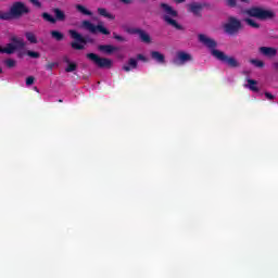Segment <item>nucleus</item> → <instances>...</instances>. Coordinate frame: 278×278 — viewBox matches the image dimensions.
<instances>
[{"label":"nucleus","instance_id":"nucleus-1","mask_svg":"<svg viewBox=\"0 0 278 278\" xmlns=\"http://www.w3.org/2000/svg\"><path fill=\"white\" fill-rule=\"evenodd\" d=\"M30 10L25 3L17 1L12 4L9 12L0 11V21H13V18H21L24 14H29Z\"/></svg>","mask_w":278,"mask_h":278},{"label":"nucleus","instance_id":"nucleus-2","mask_svg":"<svg viewBox=\"0 0 278 278\" xmlns=\"http://www.w3.org/2000/svg\"><path fill=\"white\" fill-rule=\"evenodd\" d=\"M160 8L165 13V15L163 16V20L165 21V23H167V25H172V27H175V29H182L181 25H179V23L173 20V18H177V16L179 15L177 11L173 9V7L162 2L160 4Z\"/></svg>","mask_w":278,"mask_h":278},{"label":"nucleus","instance_id":"nucleus-3","mask_svg":"<svg viewBox=\"0 0 278 278\" xmlns=\"http://www.w3.org/2000/svg\"><path fill=\"white\" fill-rule=\"evenodd\" d=\"M247 14L248 16H252V18H258V21H269L270 18H275V12L260 7L248 9Z\"/></svg>","mask_w":278,"mask_h":278},{"label":"nucleus","instance_id":"nucleus-4","mask_svg":"<svg viewBox=\"0 0 278 278\" xmlns=\"http://www.w3.org/2000/svg\"><path fill=\"white\" fill-rule=\"evenodd\" d=\"M68 34L73 40H76L71 43L72 49H75L76 51H84V49H86L84 45L92 42V39L84 37L81 34L77 33V30L71 29L68 30Z\"/></svg>","mask_w":278,"mask_h":278},{"label":"nucleus","instance_id":"nucleus-5","mask_svg":"<svg viewBox=\"0 0 278 278\" xmlns=\"http://www.w3.org/2000/svg\"><path fill=\"white\" fill-rule=\"evenodd\" d=\"M223 27L228 36H238L242 31V22L235 16H229L228 22Z\"/></svg>","mask_w":278,"mask_h":278},{"label":"nucleus","instance_id":"nucleus-6","mask_svg":"<svg viewBox=\"0 0 278 278\" xmlns=\"http://www.w3.org/2000/svg\"><path fill=\"white\" fill-rule=\"evenodd\" d=\"M213 58H216L219 62L227 64L229 68H240V62L235 56H229L220 50H214Z\"/></svg>","mask_w":278,"mask_h":278},{"label":"nucleus","instance_id":"nucleus-7","mask_svg":"<svg viewBox=\"0 0 278 278\" xmlns=\"http://www.w3.org/2000/svg\"><path fill=\"white\" fill-rule=\"evenodd\" d=\"M52 12L55 17H53L51 14L47 12H43L41 14V17L43 18V21H47V23H51L52 25H55L58 21H60L61 23H64V21H66V13H64L62 9L54 8L52 9Z\"/></svg>","mask_w":278,"mask_h":278},{"label":"nucleus","instance_id":"nucleus-8","mask_svg":"<svg viewBox=\"0 0 278 278\" xmlns=\"http://www.w3.org/2000/svg\"><path fill=\"white\" fill-rule=\"evenodd\" d=\"M87 60L93 62L98 68H112V60L108 58H101L97 53H87Z\"/></svg>","mask_w":278,"mask_h":278},{"label":"nucleus","instance_id":"nucleus-9","mask_svg":"<svg viewBox=\"0 0 278 278\" xmlns=\"http://www.w3.org/2000/svg\"><path fill=\"white\" fill-rule=\"evenodd\" d=\"M81 27L83 29L90 31V34H97L99 31L100 34H103V36H110V30L108 28L101 24L94 25L88 20L81 22Z\"/></svg>","mask_w":278,"mask_h":278},{"label":"nucleus","instance_id":"nucleus-10","mask_svg":"<svg viewBox=\"0 0 278 278\" xmlns=\"http://www.w3.org/2000/svg\"><path fill=\"white\" fill-rule=\"evenodd\" d=\"M208 7H210V4H207V2H190L187 5V10L193 16L201 17V12H203V10H205V8H208Z\"/></svg>","mask_w":278,"mask_h":278},{"label":"nucleus","instance_id":"nucleus-11","mask_svg":"<svg viewBox=\"0 0 278 278\" xmlns=\"http://www.w3.org/2000/svg\"><path fill=\"white\" fill-rule=\"evenodd\" d=\"M198 40H199V42L204 45V47H206V49H210L212 55H214V51H218L216 49V47H218V42H216V40H214L213 38H210L203 34H200V35H198Z\"/></svg>","mask_w":278,"mask_h":278},{"label":"nucleus","instance_id":"nucleus-12","mask_svg":"<svg viewBox=\"0 0 278 278\" xmlns=\"http://www.w3.org/2000/svg\"><path fill=\"white\" fill-rule=\"evenodd\" d=\"M128 34H131L132 36H139V39L141 42H144L146 45H151V35L148 34L147 30L142 28H128Z\"/></svg>","mask_w":278,"mask_h":278},{"label":"nucleus","instance_id":"nucleus-13","mask_svg":"<svg viewBox=\"0 0 278 278\" xmlns=\"http://www.w3.org/2000/svg\"><path fill=\"white\" fill-rule=\"evenodd\" d=\"M173 62L174 64L181 66L186 64V62H192V55L188 52L179 51L177 52V56Z\"/></svg>","mask_w":278,"mask_h":278},{"label":"nucleus","instance_id":"nucleus-14","mask_svg":"<svg viewBox=\"0 0 278 278\" xmlns=\"http://www.w3.org/2000/svg\"><path fill=\"white\" fill-rule=\"evenodd\" d=\"M258 53L264 58L273 59L277 58V48L275 47H260Z\"/></svg>","mask_w":278,"mask_h":278},{"label":"nucleus","instance_id":"nucleus-15","mask_svg":"<svg viewBox=\"0 0 278 278\" xmlns=\"http://www.w3.org/2000/svg\"><path fill=\"white\" fill-rule=\"evenodd\" d=\"M98 49L102 53H106V55H112V53H114V51H118V47H114L112 45H100L98 47Z\"/></svg>","mask_w":278,"mask_h":278},{"label":"nucleus","instance_id":"nucleus-16","mask_svg":"<svg viewBox=\"0 0 278 278\" xmlns=\"http://www.w3.org/2000/svg\"><path fill=\"white\" fill-rule=\"evenodd\" d=\"M123 71H125L126 73H129V71H134L135 68H138V60L135 58H130L128 60V64L127 65H123Z\"/></svg>","mask_w":278,"mask_h":278},{"label":"nucleus","instance_id":"nucleus-17","mask_svg":"<svg viewBox=\"0 0 278 278\" xmlns=\"http://www.w3.org/2000/svg\"><path fill=\"white\" fill-rule=\"evenodd\" d=\"M151 58L159 64H164L166 62V56H164V54H162L160 51H152Z\"/></svg>","mask_w":278,"mask_h":278},{"label":"nucleus","instance_id":"nucleus-18","mask_svg":"<svg viewBox=\"0 0 278 278\" xmlns=\"http://www.w3.org/2000/svg\"><path fill=\"white\" fill-rule=\"evenodd\" d=\"M11 41V45L15 47V51H17V49H24L25 47V40L21 38L12 37Z\"/></svg>","mask_w":278,"mask_h":278},{"label":"nucleus","instance_id":"nucleus-19","mask_svg":"<svg viewBox=\"0 0 278 278\" xmlns=\"http://www.w3.org/2000/svg\"><path fill=\"white\" fill-rule=\"evenodd\" d=\"M98 14L104 18H109L110 21H114V18H116L114 14L108 12V9L104 8H98Z\"/></svg>","mask_w":278,"mask_h":278},{"label":"nucleus","instance_id":"nucleus-20","mask_svg":"<svg viewBox=\"0 0 278 278\" xmlns=\"http://www.w3.org/2000/svg\"><path fill=\"white\" fill-rule=\"evenodd\" d=\"M75 9L77 10V12H79L80 14H84V16H92V11L88 10L86 7L81 5V4H76Z\"/></svg>","mask_w":278,"mask_h":278},{"label":"nucleus","instance_id":"nucleus-21","mask_svg":"<svg viewBox=\"0 0 278 278\" xmlns=\"http://www.w3.org/2000/svg\"><path fill=\"white\" fill-rule=\"evenodd\" d=\"M50 36L51 38H53V40H56L58 42H62V40H64V34L60 30H51Z\"/></svg>","mask_w":278,"mask_h":278},{"label":"nucleus","instance_id":"nucleus-22","mask_svg":"<svg viewBox=\"0 0 278 278\" xmlns=\"http://www.w3.org/2000/svg\"><path fill=\"white\" fill-rule=\"evenodd\" d=\"M247 88L252 90V92H260V88L257 87V80H255V79L249 78Z\"/></svg>","mask_w":278,"mask_h":278},{"label":"nucleus","instance_id":"nucleus-23","mask_svg":"<svg viewBox=\"0 0 278 278\" xmlns=\"http://www.w3.org/2000/svg\"><path fill=\"white\" fill-rule=\"evenodd\" d=\"M25 38L28 42H30V45H38V38L36 37V35L34 33L26 31Z\"/></svg>","mask_w":278,"mask_h":278},{"label":"nucleus","instance_id":"nucleus-24","mask_svg":"<svg viewBox=\"0 0 278 278\" xmlns=\"http://www.w3.org/2000/svg\"><path fill=\"white\" fill-rule=\"evenodd\" d=\"M244 23H247V25H249L250 27H253V29H260V24L251 17L244 18Z\"/></svg>","mask_w":278,"mask_h":278},{"label":"nucleus","instance_id":"nucleus-25","mask_svg":"<svg viewBox=\"0 0 278 278\" xmlns=\"http://www.w3.org/2000/svg\"><path fill=\"white\" fill-rule=\"evenodd\" d=\"M67 62V67L65 68V73H74V71H77V63H73L68 60H66Z\"/></svg>","mask_w":278,"mask_h":278},{"label":"nucleus","instance_id":"nucleus-26","mask_svg":"<svg viewBox=\"0 0 278 278\" xmlns=\"http://www.w3.org/2000/svg\"><path fill=\"white\" fill-rule=\"evenodd\" d=\"M16 51V47H14L12 43H8L5 48H3V53H7L8 55H12Z\"/></svg>","mask_w":278,"mask_h":278},{"label":"nucleus","instance_id":"nucleus-27","mask_svg":"<svg viewBox=\"0 0 278 278\" xmlns=\"http://www.w3.org/2000/svg\"><path fill=\"white\" fill-rule=\"evenodd\" d=\"M238 0H226V4L228 5V8H236V5H238ZM241 1V3H249V0H239Z\"/></svg>","mask_w":278,"mask_h":278},{"label":"nucleus","instance_id":"nucleus-28","mask_svg":"<svg viewBox=\"0 0 278 278\" xmlns=\"http://www.w3.org/2000/svg\"><path fill=\"white\" fill-rule=\"evenodd\" d=\"M250 62H251V64L256 66V68H264V61H262V60L252 59Z\"/></svg>","mask_w":278,"mask_h":278},{"label":"nucleus","instance_id":"nucleus-29","mask_svg":"<svg viewBox=\"0 0 278 278\" xmlns=\"http://www.w3.org/2000/svg\"><path fill=\"white\" fill-rule=\"evenodd\" d=\"M26 55H28V58H33V60H38V58H40V52L28 50Z\"/></svg>","mask_w":278,"mask_h":278},{"label":"nucleus","instance_id":"nucleus-30","mask_svg":"<svg viewBox=\"0 0 278 278\" xmlns=\"http://www.w3.org/2000/svg\"><path fill=\"white\" fill-rule=\"evenodd\" d=\"M4 64L8 68H14V66H16V61L14 59H7Z\"/></svg>","mask_w":278,"mask_h":278},{"label":"nucleus","instance_id":"nucleus-31","mask_svg":"<svg viewBox=\"0 0 278 278\" xmlns=\"http://www.w3.org/2000/svg\"><path fill=\"white\" fill-rule=\"evenodd\" d=\"M113 38H114L115 40H118V42H126V41H127V39H125V37L118 35V34H116V33H113Z\"/></svg>","mask_w":278,"mask_h":278},{"label":"nucleus","instance_id":"nucleus-32","mask_svg":"<svg viewBox=\"0 0 278 278\" xmlns=\"http://www.w3.org/2000/svg\"><path fill=\"white\" fill-rule=\"evenodd\" d=\"M35 80H36V78L34 76H28L26 78V86H33Z\"/></svg>","mask_w":278,"mask_h":278},{"label":"nucleus","instance_id":"nucleus-33","mask_svg":"<svg viewBox=\"0 0 278 278\" xmlns=\"http://www.w3.org/2000/svg\"><path fill=\"white\" fill-rule=\"evenodd\" d=\"M29 2L33 3V5H35V8H42V3L40 2V0H28Z\"/></svg>","mask_w":278,"mask_h":278},{"label":"nucleus","instance_id":"nucleus-34","mask_svg":"<svg viewBox=\"0 0 278 278\" xmlns=\"http://www.w3.org/2000/svg\"><path fill=\"white\" fill-rule=\"evenodd\" d=\"M56 63H48L46 65V71H53V68L55 67Z\"/></svg>","mask_w":278,"mask_h":278},{"label":"nucleus","instance_id":"nucleus-35","mask_svg":"<svg viewBox=\"0 0 278 278\" xmlns=\"http://www.w3.org/2000/svg\"><path fill=\"white\" fill-rule=\"evenodd\" d=\"M137 60H141V62H147V56L143 54H137Z\"/></svg>","mask_w":278,"mask_h":278},{"label":"nucleus","instance_id":"nucleus-36","mask_svg":"<svg viewBox=\"0 0 278 278\" xmlns=\"http://www.w3.org/2000/svg\"><path fill=\"white\" fill-rule=\"evenodd\" d=\"M265 97H266V99H268L269 101H273V99H275V97H274L273 93H270V92H265Z\"/></svg>","mask_w":278,"mask_h":278},{"label":"nucleus","instance_id":"nucleus-37","mask_svg":"<svg viewBox=\"0 0 278 278\" xmlns=\"http://www.w3.org/2000/svg\"><path fill=\"white\" fill-rule=\"evenodd\" d=\"M122 3H125L126 5H129L132 3V0H119Z\"/></svg>","mask_w":278,"mask_h":278},{"label":"nucleus","instance_id":"nucleus-38","mask_svg":"<svg viewBox=\"0 0 278 278\" xmlns=\"http://www.w3.org/2000/svg\"><path fill=\"white\" fill-rule=\"evenodd\" d=\"M175 3H186V0H174Z\"/></svg>","mask_w":278,"mask_h":278},{"label":"nucleus","instance_id":"nucleus-39","mask_svg":"<svg viewBox=\"0 0 278 278\" xmlns=\"http://www.w3.org/2000/svg\"><path fill=\"white\" fill-rule=\"evenodd\" d=\"M274 68H278V63H274Z\"/></svg>","mask_w":278,"mask_h":278},{"label":"nucleus","instance_id":"nucleus-40","mask_svg":"<svg viewBox=\"0 0 278 278\" xmlns=\"http://www.w3.org/2000/svg\"><path fill=\"white\" fill-rule=\"evenodd\" d=\"M0 53H3V48L0 46Z\"/></svg>","mask_w":278,"mask_h":278},{"label":"nucleus","instance_id":"nucleus-41","mask_svg":"<svg viewBox=\"0 0 278 278\" xmlns=\"http://www.w3.org/2000/svg\"><path fill=\"white\" fill-rule=\"evenodd\" d=\"M1 73H3V68L0 67V75H1Z\"/></svg>","mask_w":278,"mask_h":278},{"label":"nucleus","instance_id":"nucleus-42","mask_svg":"<svg viewBox=\"0 0 278 278\" xmlns=\"http://www.w3.org/2000/svg\"><path fill=\"white\" fill-rule=\"evenodd\" d=\"M35 90L38 92V87H35Z\"/></svg>","mask_w":278,"mask_h":278},{"label":"nucleus","instance_id":"nucleus-43","mask_svg":"<svg viewBox=\"0 0 278 278\" xmlns=\"http://www.w3.org/2000/svg\"><path fill=\"white\" fill-rule=\"evenodd\" d=\"M59 103H62V100H59Z\"/></svg>","mask_w":278,"mask_h":278}]
</instances>
